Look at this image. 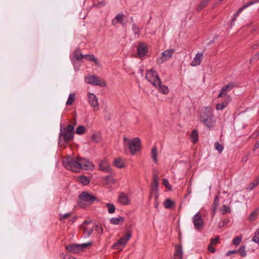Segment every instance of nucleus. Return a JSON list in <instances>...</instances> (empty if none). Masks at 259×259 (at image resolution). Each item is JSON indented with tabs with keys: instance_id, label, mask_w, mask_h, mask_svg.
Wrapping results in <instances>:
<instances>
[{
	"instance_id": "nucleus-27",
	"label": "nucleus",
	"mask_w": 259,
	"mask_h": 259,
	"mask_svg": "<svg viewBox=\"0 0 259 259\" xmlns=\"http://www.w3.org/2000/svg\"><path fill=\"white\" fill-rule=\"evenodd\" d=\"M252 3H249L247 5L244 6L243 7L240 8L237 12L235 13L232 18V21H235L236 20L237 17L240 15V13L248 6L251 5Z\"/></svg>"
},
{
	"instance_id": "nucleus-62",
	"label": "nucleus",
	"mask_w": 259,
	"mask_h": 259,
	"mask_svg": "<svg viewBox=\"0 0 259 259\" xmlns=\"http://www.w3.org/2000/svg\"><path fill=\"white\" fill-rule=\"evenodd\" d=\"M252 23H253V22H251V23H250L248 24H247V26H250L252 25Z\"/></svg>"
},
{
	"instance_id": "nucleus-55",
	"label": "nucleus",
	"mask_w": 259,
	"mask_h": 259,
	"mask_svg": "<svg viewBox=\"0 0 259 259\" xmlns=\"http://www.w3.org/2000/svg\"><path fill=\"white\" fill-rule=\"evenodd\" d=\"M237 253V250H231L228 251L227 253V255H230L233 254Z\"/></svg>"
},
{
	"instance_id": "nucleus-50",
	"label": "nucleus",
	"mask_w": 259,
	"mask_h": 259,
	"mask_svg": "<svg viewBox=\"0 0 259 259\" xmlns=\"http://www.w3.org/2000/svg\"><path fill=\"white\" fill-rule=\"evenodd\" d=\"M133 30L135 34H138L140 31L138 27L136 24L133 25Z\"/></svg>"
},
{
	"instance_id": "nucleus-33",
	"label": "nucleus",
	"mask_w": 259,
	"mask_h": 259,
	"mask_svg": "<svg viewBox=\"0 0 259 259\" xmlns=\"http://www.w3.org/2000/svg\"><path fill=\"white\" fill-rule=\"evenodd\" d=\"M257 215H258V211L257 210H255L253 211L250 214V215L248 217V220L250 222L254 221L257 219Z\"/></svg>"
},
{
	"instance_id": "nucleus-31",
	"label": "nucleus",
	"mask_w": 259,
	"mask_h": 259,
	"mask_svg": "<svg viewBox=\"0 0 259 259\" xmlns=\"http://www.w3.org/2000/svg\"><path fill=\"white\" fill-rule=\"evenodd\" d=\"M157 148L156 147H154L152 148V151H151V156L152 158L154 161L155 163L157 162Z\"/></svg>"
},
{
	"instance_id": "nucleus-23",
	"label": "nucleus",
	"mask_w": 259,
	"mask_h": 259,
	"mask_svg": "<svg viewBox=\"0 0 259 259\" xmlns=\"http://www.w3.org/2000/svg\"><path fill=\"white\" fill-rule=\"evenodd\" d=\"M114 165L118 168H122L125 166L124 160L120 157L116 158L114 160Z\"/></svg>"
},
{
	"instance_id": "nucleus-52",
	"label": "nucleus",
	"mask_w": 259,
	"mask_h": 259,
	"mask_svg": "<svg viewBox=\"0 0 259 259\" xmlns=\"http://www.w3.org/2000/svg\"><path fill=\"white\" fill-rule=\"evenodd\" d=\"M213 245L209 244L208 246V250L212 253H214L215 251V248L212 246Z\"/></svg>"
},
{
	"instance_id": "nucleus-22",
	"label": "nucleus",
	"mask_w": 259,
	"mask_h": 259,
	"mask_svg": "<svg viewBox=\"0 0 259 259\" xmlns=\"http://www.w3.org/2000/svg\"><path fill=\"white\" fill-rule=\"evenodd\" d=\"M100 170L104 172H109L110 171V165L107 160H103L99 164Z\"/></svg>"
},
{
	"instance_id": "nucleus-49",
	"label": "nucleus",
	"mask_w": 259,
	"mask_h": 259,
	"mask_svg": "<svg viewBox=\"0 0 259 259\" xmlns=\"http://www.w3.org/2000/svg\"><path fill=\"white\" fill-rule=\"evenodd\" d=\"M228 223V221L227 220H223V221L222 222H220L219 223V227L220 228H223L225 225H226L227 223Z\"/></svg>"
},
{
	"instance_id": "nucleus-38",
	"label": "nucleus",
	"mask_w": 259,
	"mask_h": 259,
	"mask_svg": "<svg viewBox=\"0 0 259 259\" xmlns=\"http://www.w3.org/2000/svg\"><path fill=\"white\" fill-rule=\"evenodd\" d=\"M210 0H203L198 6L197 8V10L198 11H201L204 7H205L207 5V3Z\"/></svg>"
},
{
	"instance_id": "nucleus-40",
	"label": "nucleus",
	"mask_w": 259,
	"mask_h": 259,
	"mask_svg": "<svg viewBox=\"0 0 259 259\" xmlns=\"http://www.w3.org/2000/svg\"><path fill=\"white\" fill-rule=\"evenodd\" d=\"M85 128L83 125H79L76 130V133L78 135L83 134L85 132Z\"/></svg>"
},
{
	"instance_id": "nucleus-7",
	"label": "nucleus",
	"mask_w": 259,
	"mask_h": 259,
	"mask_svg": "<svg viewBox=\"0 0 259 259\" xmlns=\"http://www.w3.org/2000/svg\"><path fill=\"white\" fill-rule=\"evenodd\" d=\"M208 109V115L207 117L201 116V121L207 127L209 128L214 126L215 120L213 119V114L211 109L209 107L206 108Z\"/></svg>"
},
{
	"instance_id": "nucleus-56",
	"label": "nucleus",
	"mask_w": 259,
	"mask_h": 259,
	"mask_svg": "<svg viewBox=\"0 0 259 259\" xmlns=\"http://www.w3.org/2000/svg\"><path fill=\"white\" fill-rule=\"evenodd\" d=\"M153 182H158V177L157 175H153Z\"/></svg>"
},
{
	"instance_id": "nucleus-14",
	"label": "nucleus",
	"mask_w": 259,
	"mask_h": 259,
	"mask_svg": "<svg viewBox=\"0 0 259 259\" xmlns=\"http://www.w3.org/2000/svg\"><path fill=\"white\" fill-rule=\"evenodd\" d=\"M88 102L91 106L94 108L95 111L99 110V104L97 97L93 93L88 94Z\"/></svg>"
},
{
	"instance_id": "nucleus-20",
	"label": "nucleus",
	"mask_w": 259,
	"mask_h": 259,
	"mask_svg": "<svg viewBox=\"0 0 259 259\" xmlns=\"http://www.w3.org/2000/svg\"><path fill=\"white\" fill-rule=\"evenodd\" d=\"M147 51V48L145 45L141 44L138 46L137 53L140 58L144 57L146 55Z\"/></svg>"
},
{
	"instance_id": "nucleus-53",
	"label": "nucleus",
	"mask_w": 259,
	"mask_h": 259,
	"mask_svg": "<svg viewBox=\"0 0 259 259\" xmlns=\"http://www.w3.org/2000/svg\"><path fill=\"white\" fill-rule=\"evenodd\" d=\"M252 241L255 243H258L259 242V236L257 235L256 234H255L254 233V235L252 239Z\"/></svg>"
},
{
	"instance_id": "nucleus-17",
	"label": "nucleus",
	"mask_w": 259,
	"mask_h": 259,
	"mask_svg": "<svg viewBox=\"0 0 259 259\" xmlns=\"http://www.w3.org/2000/svg\"><path fill=\"white\" fill-rule=\"evenodd\" d=\"M125 16L123 14H118L112 21V24L113 25H116L118 23L121 24L122 25L124 26L125 23L124 22V19Z\"/></svg>"
},
{
	"instance_id": "nucleus-12",
	"label": "nucleus",
	"mask_w": 259,
	"mask_h": 259,
	"mask_svg": "<svg viewBox=\"0 0 259 259\" xmlns=\"http://www.w3.org/2000/svg\"><path fill=\"white\" fill-rule=\"evenodd\" d=\"M79 170L80 169L91 170L94 167V164L86 158H78Z\"/></svg>"
},
{
	"instance_id": "nucleus-28",
	"label": "nucleus",
	"mask_w": 259,
	"mask_h": 259,
	"mask_svg": "<svg viewBox=\"0 0 259 259\" xmlns=\"http://www.w3.org/2000/svg\"><path fill=\"white\" fill-rule=\"evenodd\" d=\"M259 184V176H258L251 183H250L247 188V190L251 191L253 189L254 187Z\"/></svg>"
},
{
	"instance_id": "nucleus-26",
	"label": "nucleus",
	"mask_w": 259,
	"mask_h": 259,
	"mask_svg": "<svg viewBox=\"0 0 259 259\" xmlns=\"http://www.w3.org/2000/svg\"><path fill=\"white\" fill-rule=\"evenodd\" d=\"M124 218L119 217L118 218H112L110 220V223L113 225H119L123 223Z\"/></svg>"
},
{
	"instance_id": "nucleus-19",
	"label": "nucleus",
	"mask_w": 259,
	"mask_h": 259,
	"mask_svg": "<svg viewBox=\"0 0 259 259\" xmlns=\"http://www.w3.org/2000/svg\"><path fill=\"white\" fill-rule=\"evenodd\" d=\"M118 201L122 205H128L130 203V199L124 193H120L118 196Z\"/></svg>"
},
{
	"instance_id": "nucleus-60",
	"label": "nucleus",
	"mask_w": 259,
	"mask_h": 259,
	"mask_svg": "<svg viewBox=\"0 0 259 259\" xmlns=\"http://www.w3.org/2000/svg\"><path fill=\"white\" fill-rule=\"evenodd\" d=\"M155 207L156 208H157L158 207V206L159 203H158V202L157 201V199H156V198H155Z\"/></svg>"
},
{
	"instance_id": "nucleus-30",
	"label": "nucleus",
	"mask_w": 259,
	"mask_h": 259,
	"mask_svg": "<svg viewBox=\"0 0 259 259\" xmlns=\"http://www.w3.org/2000/svg\"><path fill=\"white\" fill-rule=\"evenodd\" d=\"M191 137L192 139V141L194 143H195L198 139V132L196 130H194L192 132Z\"/></svg>"
},
{
	"instance_id": "nucleus-41",
	"label": "nucleus",
	"mask_w": 259,
	"mask_h": 259,
	"mask_svg": "<svg viewBox=\"0 0 259 259\" xmlns=\"http://www.w3.org/2000/svg\"><path fill=\"white\" fill-rule=\"evenodd\" d=\"M94 224L95 225V228L96 231L100 234L102 233L103 232V228L100 224L94 223Z\"/></svg>"
},
{
	"instance_id": "nucleus-32",
	"label": "nucleus",
	"mask_w": 259,
	"mask_h": 259,
	"mask_svg": "<svg viewBox=\"0 0 259 259\" xmlns=\"http://www.w3.org/2000/svg\"><path fill=\"white\" fill-rule=\"evenodd\" d=\"M75 99V94L74 93L70 94L66 102L67 105H71L73 104Z\"/></svg>"
},
{
	"instance_id": "nucleus-21",
	"label": "nucleus",
	"mask_w": 259,
	"mask_h": 259,
	"mask_svg": "<svg viewBox=\"0 0 259 259\" xmlns=\"http://www.w3.org/2000/svg\"><path fill=\"white\" fill-rule=\"evenodd\" d=\"M203 53H198L191 63L192 66H196L200 64L203 57Z\"/></svg>"
},
{
	"instance_id": "nucleus-4",
	"label": "nucleus",
	"mask_w": 259,
	"mask_h": 259,
	"mask_svg": "<svg viewBox=\"0 0 259 259\" xmlns=\"http://www.w3.org/2000/svg\"><path fill=\"white\" fill-rule=\"evenodd\" d=\"M96 199L95 196L84 191L79 196L78 204L81 207L85 208L87 206L91 205Z\"/></svg>"
},
{
	"instance_id": "nucleus-2",
	"label": "nucleus",
	"mask_w": 259,
	"mask_h": 259,
	"mask_svg": "<svg viewBox=\"0 0 259 259\" xmlns=\"http://www.w3.org/2000/svg\"><path fill=\"white\" fill-rule=\"evenodd\" d=\"M123 145L127 147L130 150L132 154L134 155L141 149V141L139 138H135L129 140L127 138H123Z\"/></svg>"
},
{
	"instance_id": "nucleus-1",
	"label": "nucleus",
	"mask_w": 259,
	"mask_h": 259,
	"mask_svg": "<svg viewBox=\"0 0 259 259\" xmlns=\"http://www.w3.org/2000/svg\"><path fill=\"white\" fill-rule=\"evenodd\" d=\"M74 126L69 124L60 131L59 145L65 147V145L70 142L73 138Z\"/></svg>"
},
{
	"instance_id": "nucleus-58",
	"label": "nucleus",
	"mask_w": 259,
	"mask_h": 259,
	"mask_svg": "<svg viewBox=\"0 0 259 259\" xmlns=\"http://www.w3.org/2000/svg\"><path fill=\"white\" fill-rule=\"evenodd\" d=\"M258 47H259L258 44H255L253 45H252V48L253 50H255V49H257Z\"/></svg>"
},
{
	"instance_id": "nucleus-16",
	"label": "nucleus",
	"mask_w": 259,
	"mask_h": 259,
	"mask_svg": "<svg viewBox=\"0 0 259 259\" xmlns=\"http://www.w3.org/2000/svg\"><path fill=\"white\" fill-rule=\"evenodd\" d=\"M158 182H152L150 190V198L153 196L155 198L158 199V195L157 194V191L158 189Z\"/></svg>"
},
{
	"instance_id": "nucleus-10",
	"label": "nucleus",
	"mask_w": 259,
	"mask_h": 259,
	"mask_svg": "<svg viewBox=\"0 0 259 259\" xmlns=\"http://www.w3.org/2000/svg\"><path fill=\"white\" fill-rule=\"evenodd\" d=\"M85 80L86 82L93 85H99L100 87H104L106 85L105 81L101 79L96 75L87 76L85 78Z\"/></svg>"
},
{
	"instance_id": "nucleus-25",
	"label": "nucleus",
	"mask_w": 259,
	"mask_h": 259,
	"mask_svg": "<svg viewBox=\"0 0 259 259\" xmlns=\"http://www.w3.org/2000/svg\"><path fill=\"white\" fill-rule=\"evenodd\" d=\"M159 90V91L163 94L167 95L169 93V89L168 87L165 85H162L161 84V81H160V84L157 85V87H156Z\"/></svg>"
},
{
	"instance_id": "nucleus-18",
	"label": "nucleus",
	"mask_w": 259,
	"mask_h": 259,
	"mask_svg": "<svg viewBox=\"0 0 259 259\" xmlns=\"http://www.w3.org/2000/svg\"><path fill=\"white\" fill-rule=\"evenodd\" d=\"M231 101V98L230 96H227L224 101L222 103L216 105L215 108L217 110H222L227 107L229 103Z\"/></svg>"
},
{
	"instance_id": "nucleus-42",
	"label": "nucleus",
	"mask_w": 259,
	"mask_h": 259,
	"mask_svg": "<svg viewBox=\"0 0 259 259\" xmlns=\"http://www.w3.org/2000/svg\"><path fill=\"white\" fill-rule=\"evenodd\" d=\"M241 240L242 237L237 236L233 239L232 242L234 245H238L241 243Z\"/></svg>"
},
{
	"instance_id": "nucleus-59",
	"label": "nucleus",
	"mask_w": 259,
	"mask_h": 259,
	"mask_svg": "<svg viewBox=\"0 0 259 259\" xmlns=\"http://www.w3.org/2000/svg\"><path fill=\"white\" fill-rule=\"evenodd\" d=\"M105 5V2H102L97 4V6L99 7H100L101 6H103Z\"/></svg>"
},
{
	"instance_id": "nucleus-5",
	"label": "nucleus",
	"mask_w": 259,
	"mask_h": 259,
	"mask_svg": "<svg viewBox=\"0 0 259 259\" xmlns=\"http://www.w3.org/2000/svg\"><path fill=\"white\" fill-rule=\"evenodd\" d=\"M146 78L155 87H157V85L160 84L161 80L157 73L153 70H150L147 72Z\"/></svg>"
},
{
	"instance_id": "nucleus-35",
	"label": "nucleus",
	"mask_w": 259,
	"mask_h": 259,
	"mask_svg": "<svg viewBox=\"0 0 259 259\" xmlns=\"http://www.w3.org/2000/svg\"><path fill=\"white\" fill-rule=\"evenodd\" d=\"M237 253H239L241 257H245L246 255V252L245 250V246L242 245L240 248L237 250Z\"/></svg>"
},
{
	"instance_id": "nucleus-3",
	"label": "nucleus",
	"mask_w": 259,
	"mask_h": 259,
	"mask_svg": "<svg viewBox=\"0 0 259 259\" xmlns=\"http://www.w3.org/2000/svg\"><path fill=\"white\" fill-rule=\"evenodd\" d=\"M78 158L68 156L63 158V164L67 169L78 172L79 171Z\"/></svg>"
},
{
	"instance_id": "nucleus-44",
	"label": "nucleus",
	"mask_w": 259,
	"mask_h": 259,
	"mask_svg": "<svg viewBox=\"0 0 259 259\" xmlns=\"http://www.w3.org/2000/svg\"><path fill=\"white\" fill-rule=\"evenodd\" d=\"M74 55L77 60H81L83 58V55L79 53L78 51H75Z\"/></svg>"
},
{
	"instance_id": "nucleus-13",
	"label": "nucleus",
	"mask_w": 259,
	"mask_h": 259,
	"mask_svg": "<svg viewBox=\"0 0 259 259\" xmlns=\"http://www.w3.org/2000/svg\"><path fill=\"white\" fill-rule=\"evenodd\" d=\"M192 221L196 229L200 230L202 229L204 223L202 219L201 214L200 212H198L194 215Z\"/></svg>"
},
{
	"instance_id": "nucleus-57",
	"label": "nucleus",
	"mask_w": 259,
	"mask_h": 259,
	"mask_svg": "<svg viewBox=\"0 0 259 259\" xmlns=\"http://www.w3.org/2000/svg\"><path fill=\"white\" fill-rule=\"evenodd\" d=\"M259 148V141H257L254 145L253 148V150L254 151L256 149H257V148Z\"/></svg>"
},
{
	"instance_id": "nucleus-15",
	"label": "nucleus",
	"mask_w": 259,
	"mask_h": 259,
	"mask_svg": "<svg viewBox=\"0 0 259 259\" xmlns=\"http://www.w3.org/2000/svg\"><path fill=\"white\" fill-rule=\"evenodd\" d=\"M234 84L233 83H229L228 84L224 86L222 88L221 92H220L219 95H218V97L219 98H221V97L226 98L227 96H229L227 95L228 92L231 91L233 89V88H234Z\"/></svg>"
},
{
	"instance_id": "nucleus-61",
	"label": "nucleus",
	"mask_w": 259,
	"mask_h": 259,
	"mask_svg": "<svg viewBox=\"0 0 259 259\" xmlns=\"http://www.w3.org/2000/svg\"><path fill=\"white\" fill-rule=\"evenodd\" d=\"M254 233L259 236V228Z\"/></svg>"
},
{
	"instance_id": "nucleus-46",
	"label": "nucleus",
	"mask_w": 259,
	"mask_h": 259,
	"mask_svg": "<svg viewBox=\"0 0 259 259\" xmlns=\"http://www.w3.org/2000/svg\"><path fill=\"white\" fill-rule=\"evenodd\" d=\"M259 60V51L255 53L253 57L250 59V62H253L254 61H257Z\"/></svg>"
},
{
	"instance_id": "nucleus-39",
	"label": "nucleus",
	"mask_w": 259,
	"mask_h": 259,
	"mask_svg": "<svg viewBox=\"0 0 259 259\" xmlns=\"http://www.w3.org/2000/svg\"><path fill=\"white\" fill-rule=\"evenodd\" d=\"M214 147L215 149L218 150L220 153H222L224 149V147L223 145L220 144L219 142H215L214 143Z\"/></svg>"
},
{
	"instance_id": "nucleus-11",
	"label": "nucleus",
	"mask_w": 259,
	"mask_h": 259,
	"mask_svg": "<svg viewBox=\"0 0 259 259\" xmlns=\"http://www.w3.org/2000/svg\"><path fill=\"white\" fill-rule=\"evenodd\" d=\"M175 52L174 49L166 50L161 54V56L157 57L156 61L159 64H162L166 60L171 58L172 54Z\"/></svg>"
},
{
	"instance_id": "nucleus-8",
	"label": "nucleus",
	"mask_w": 259,
	"mask_h": 259,
	"mask_svg": "<svg viewBox=\"0 0 259 259\" xmlns=\"http://www.w3.org/2000/svg\"><path fill=\"white\" fill-rule=\"evenodd\" d=\"M91 244V243H86L81 244H76L73 243L69 245L66 246V248L67 250L72 253H77L81 251H82L84 248Z\"/></svg>"
},
{
	"instance_id": "nucleus-6",
	"label": "nucleus",
	"mask_w": 259,
	"mask_h": 259,
	"mask_svg": "<svg viewBox=\"0 0 259 259\" xmlns=\"http://www.w3.org/2000/svg\"><path fill=\"white\" fill-rule=\"evenodd\" d=\"M132 234L130 232H126L124 236L121 237L116 243L113 246L112 248L115 249L122 250V248L126 244L128 240L131 238Z\"/></svg>"
},
{
	"instance_id": "nucleus-24",
	"label": "nucleus",
	"mask_w": 259,
	"mask_h": 259,
	"mask_svg": "<svg viewBox=\"0 0 259 259\" xmlns=\"http://www.w3.org/2000/svg\"><path fill=\"white\" fill-rule=\"evenodd\" d=\"M183 257L182 247L181 245L177 246L174 259H182Z\"/></svg>"
},
{
	"instance_id": "nucleus-54",
	"label": "nucleus",
	"mask_w": 259,
	"mask_h": 259,
	"mask_svg": "<svg viewBox=\"0 0 259 259\" xmlns=\"http://www.w3.org/2000/svg\"><path fill=\"white\" fill-rule=\"evenodd\" d=\"M218 205V202H217V200L215 199L214 202V203H213V214L215 212V210L217 209Z\"/></svg>"
},
{
	"instance_id": "nucleus-36",
	"label": "nucleus",
	"mask_w": 259,
	"mask_h": 259,
	"mask_svg": "<svg viewBox=\"0 0 259 259\" xmlns=\"http://www.w3.org/2000/svg\"><path fill=\"white\" fill-rule=\"evenodd\" d=\"M106 206L109 213H113L115 212V207L113 204L108 203L106 204Z\"/></svg>"
},
{
	"instance_id": "nucleus-34",
	"label": "nucleus",
	"mask_w": 259,
	"mask_h": 259,
	"mask_svg": "<svg viewBox=\"0 0 259 259\" xmlns=\"http://www.w3.org/2000/svg\"><path fill=\"white\" fill-rule=\"evenodd\" d=\"M174 204V202L170 199H167L164 202V207L166 209L170 208Z\"/></svg>"
},
{
	"instance_id": "nucleus-47",
	"label": "nucleus",
	"mask_w": 259,
	"mask_h": 259,
	"mask_svg": "<svg viewBox=\"0 0 259 259\" xmlns=\"http://www.w3.org/2000/svg\"><path fill=\"white\" fill-rule=\"evenodd\" d=\"M92 140L96 142V143H98L100 141V138L98 136V135L96 134H94L92 135Z\"/></svg>"
},
{
	"instance_id": "nucleus-9",
	"label": "nucleus",
	"mask_w": 259,
	"mask_h": 259,
	"mask_svg": "<svg viewBox=\"0 0 259 259\" xmlns=\"http://www.w3.org/2000/svg\"><path fill=\"white\" fill-rule=\"evenodd\" d=\"M81 228L83 229L85 237H89L93 233L95 225L92 221H85Z\"/></svg>"
},
{
	"instance_id": "nucleus-43",
	"label": "nucleus",
	"mask_w": 259,
	"mask_h": 259,
	"mask_svg": "<svg viewBox=\"0 0 259 259\" xmlns=\"http://www.w3.org/2000/svg\"><path fill=\"white\" fill-rule=\"evenodd\" d=\"M162 183L163 185L168 190H171V186L169 184L168 181L166 179H162Z\"/></svg>"
},
{
	"instance_id": "nucleus-45",
	"label": "nucleus",
	"mask_w": 259,
	"mask_h": 259,
	"mask_svg": "<svg viewBox=\"0 0 259 259\" xmlns=\"http://www.w3.org/2000/svg\"><path fill=\"white\" fill-rule=\"evenodd\" d=\"M71 215V213H66L60 215V220L63 221V220L69 218Z\"/></svg>"
},
{
	"instance_id": "nucleus-37",
	"label": "nucleus",
	"mask_w": 259,
	"mask_h": 259,
	"mask_svg": "<svg viewBox=\"0 0 259 259\" xmlns=\"http://www.w3.org/2000/svg\"><path fill=\"white\" fill-rule=\"evenodd\" d=\"M83 58L87 60L94 61L95 63H97V60L93 55H83Z\"/></svg>"
},
{
	"instance_id": "nucleus-29",
	"label": "nucleus",
	"mask_w": 259,
	"mask_h": 259,
	"mask_svg": "<svg viewBox=\"0 0 259 259\" xmlns=\"http://www.w3.org/2000/svg\"><path fill=\"white\" fill-rule=\"evenodd\" d=\"M78 181L81 184H83L84 185H88L90 181V179H88L87 177H84L83 176H80L78 178Z\"/></svg>"
},
{
	"instance_id": "nucleus-51",
	"label": "nucleus",
	"mask_w": 259,
	"mask_h": 259,
	"mask_svg": "<svg viewBox=\"0 0 259 259\" xmlns=\"http://www.w3.org/2000/svg\"><path fill=\"white\" fill-rule=\"evenodd\" d=\"M223 213L224 214L226 212H230V208L226 205H224L222 209Z\"/></svg>"
},
{
	"instance_id": "nucleus-48",
	"label": "nucleus",
	"mask_w": 259,
	"mask_h": 259,
	"mask_svg": "<svg viewBox=\"0 0 259 259\" xmlns=\"http://www.w3.org/2000/svg\"><path fill=\"white\" fill-rule=\"evenodd\" d=\"M219 239L220 238L219 236L215 238L211 239L210 244L212 245L216 244L219 242Z\"/></svg>"
}]
</instances>
